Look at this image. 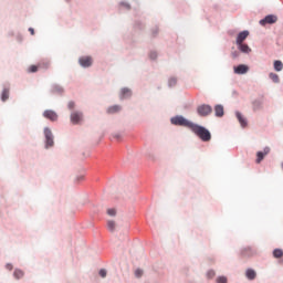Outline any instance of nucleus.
<instances>
[{"label":"nucleus","instance_id":"f257e3e1","mask_svg":"<svg viewBox=\"0 0 283 283\" xmlns=\"http://www.w3.org/2000/svg\"><path fill=\"white\" fill-rule=\"evenodd\" d=\"M191 132H193V134H196V136H198V138H200L203 143H209V140H211V133L209 132V129L197 125V124H192V126L190 127Z\"/></svg>","mask_w":283,"mask_h":283},{"label":"nucleus","instance_id":"f03ea898","mask_svg":"<svg viewBox=\"0 0 283 283\" xmlns=\"http://www.w3.org/2000/svg\"><path fill=\"white\" fill-rule=\"evenodd\" d=\"M172 125H179L180 127H188V129H191L193 123L189 122L182 116H175L170 119Z\"/></svg>","mask_w":283,"mask_h":283},{"label":"nucleus","instance_id":"7ed1b4c3","mask_svg":"<svg viewBox=\"0 0 283 283\" xmlns=\"http://www.w3.org/2000/svg\"><path fill=\"white\" fill-rule=\"evenodd\" d=\"M44 136L48 147H54V135H52V130L50 128L44 129Z\"/></svg>","mask_w":283,"mask_h":283},{"label":"nucleus","instance_id":"20e7f679","mask_svg":"<svg viewBox=\"0 0 283 283\" xmlns=\"http://www.w3.org/2000/svg\"><path fill=\"white\" fill-rule=\"evenodd\" d=\"M197 112L199 116H209L213 112V108L210 105L203 104L197 108Z\"/></svg>","mask_w":283,"mask_h":283},{"label":"nucleus","instance_id":"39448f33","mask_svg":"<svg viewBox=\"0 0 283 283\" xmlns=\"http://www.w3.org/2000/svg\"><path fill=\"white\" fill-rule=\"evenodd\" d=\"M272 23H277V17L276 15H266L264 19L260 20V25H266Z\"/></svg>","mask_w":283,"mask_h":283},{"label":"nucleus","instance_id":"423d86ee","mask_svg":"<svg viewBox=\"0 0 283 283\" xmlns=\"http://www.w3.org/2000/svg\"><path fill=\"white\" fill-rule=\"evenodd\" d=\"M82 120H83V113L74 112L71 114V123L73 125H78V123H82Z\"/></svg>","mask_w":283,"mask_h":283},{"label":"nucleus","instance_id":"0eeeda50","mask_svg":"<svg viewBox=\"0 0 283 283\" xmlns=\"http://www.w3.org/2000/svg\"><path fill=\"white\" fill-rule=\"evenodd\" d=\"M269 151H271V148L265 147L263 151L256 153V163L260 165L262 160H264V157L269 155Z\"/></svg>","mask_w":283,"mask_h":283},{"label":"nucleus","instance_id":"6e6552de","mask_svg":"<svg viewBox=\"0 0 283 283\" xmlns=\"http://www.w3.org/2000/svg\"><path fill=\"white\" fill-rule=\"evenodd\" d=\"M249 36V31L240 32L237 36V45H241L247 41V38Z\"/></svg>","mask_w":283,"mask_h":283},{"label":"nucleus","instance_id":"1a4fd4ad","mask_svg":"<svg viewBox=\"0 0 283 283\" xmlns=\"http://www.w3.org/2000/svg\"><path fill=\"white\" fill-rule=\"evenodd\" d=\"M44 118H48L49 120H57L59 115L54 111H45L43 113Z\"/></svg>","mask_w":283,"mask_h":283},{"label":"nucleus","instance_id":"9d476101","mask_svg":"<svg viewBox=\"0 0 283 283\" xmlns=\"http://www.w3.org/2000/svg\"><path fill=\"white\" fill-rule=\"evenodd\" d=\"M80 65H82V67H90L92 65V59L90 56L81 57Z\"/></svg>","mask_w":283,"mask_h":283},{"label":"nucleus","instance_id":"9b49d317","mask_svg":"<svg viewBox=\"0 0 283 283\" xmlns=\"http://www.w3.org/2000/svg\"><path fill=\"white\" fill-rule=\"evenodd\" d=\"M249 72V66L241 64L234 67V74H247Z\"/></svg>","mask_w":283,"mask_h":283},{"label":"nucleus","instance_id":"f8f14e48","mask_svg":"<svg viewBox=\"0 0 283 283\" xmlns=\"http://www.w3.org/2000/svg\"><path fill=\"white\" fill-rule=\"evenodd\" d=\"M214 114H216V116H218L219 118H222V116H224V106H222V105H216V106H214Z\"/></svg>","mask_w":283,"mask_h":283},{"label":"nucleus","instance_id":"ddd939ff","mask_svg":"<svg viewBox=\"0 0 283 283\" xmlns=\"http://www.w3.org/2000/svg\"><path fill=\"white\" fill-rule=\"evenodd\" d=\"M235 116H237L241 127H247V118H244V116H242V114L240 112H237Z\"/></svg>","mask_w":283,"mask_h":283},{"label":"nucleus","instance_id":"4468645a","mask_svg":"<svg viewBox=\"0 0 283 283\" xmlns=\"http://www.w3.org/2000/svg\"><path fill=\"white\" fill-rule=\"evenodd\" d=\"M238 48L240 50V52H243L244 54H249V52H251V48H249V44H238Z\"/></svg>","mask_w":283,"mask_h":283},{"label":"nucleus","instance_id":"2eb2a0df","mask_svg":"<svg viewBox=\"0 0 283 283\" xmlns=\"http://www.w3.org/2000/svg\"><path fill=\"white\" fill-rule=\"evenodd\" d=\"M245 276L248 277V280H255L258 273H255L253 269H248L245 272Z\"/></svg>","mask_w":283,"mask_h":283},{"label":"nucleus","instance_id":"dca6fc26","mask_svg":"<svg viewBox=\"0 0 283 283\" xmlns=\"http://www.w3.org/2000/svg\"><path fill=\"white\" fill-rule=\"evenodd\" d=\"M253 112H258V109H262V101L255 99L252 103Z\"/></svg>","mask_w":283,"mask_h":283},{"label":"nucleus","instance_id":"f3484780","mask_svg":"<svg viewBox=\"0 0 283 283\" xmlns=\"http://www.w3.org/2000/svg\"><path fill=\"white\" fill-rule=\"evenodd\" d=\"M129 96H132V90L123 88L122 94H120V98H129Z\"/></svg>","mask_w":283,"mask_h":283},{"label":"nucleus","instance_id":"a211bd4d","mask_svg":"<svg viewBox=\"0 0 283 283\" xmlns=\"http://www.w3.org/2000/svg\"><path fill=\"white\" fill-rule=\"evenodd\" d=\"M274 70L275 72H282L283 70V63L280 60L274 61Z\"/></svg>","mask_w":283,"mask_h":283},{"label":"nucleus","instance_id":"6ab92c4d","mask_svg":"<svg viewBox=\"0 0 283 283\" xmlns=\"http://www.w3.org/2000/svg\"><path fill=\"white\" fill-rule=\"evenodd\" d=\"M8 98H10V90L9 88H4L2 91L1 99L3 101V103H6V101H8Z\"/></svg>","mask_w":283,"mask_h":283},{"label":"nucleus","instance_id":"aec40b11","mask_svg":"<svg viewBox=\"0 0 283 283\" xmlns=\"http://www.w3.org/2000/svg\"><path fill=\"white\" fill-rule=\"evenodd\" d=\"M117 112H120V106L119 105H114L108 107L107 113L108 114H116Z\"/></svg>","mask_w":283,"mask_h":283},{"label":"nucleus","instance_id":"412c9836","mask_svg":"<svg viewBox=\"0 0 283 283\" xmlns=\"http://www.w3.org/2000/svg\"><path fill=\"white\" fill-rule=\"evenodd\" d=\"M107 229H108V231L114 233V231H116V222L112 221V220L107 221Z\"/></svg>","mask_w":283,"mask_h":283},{"label":"nucleus","instance_id":"4be33fe9","mask_svg":"<svg viewBox=\"0 0 283 283\" xmlns=\"http://www.w3.org/2000/svg\"><path fill=\"white\" fill-rule=\"evenodd\" d=\"M13 275H14L15 280H21V277H23L24 273L21 270H14Z\"/></svg>","mask_w":283,"mask_h":283},{"label":"nucleus","instance_id":"5701e85b","mask_svg":"<svg viewBox=\"0 0 283 283\" xmlns=\"http://www.w3.org/2000/svg\"><path fill=\"white\" fill-rule=\"evenodd\" d=\"M271 81H273V83H280V75L275 74V73H270L269 74Z\"/></svg>","mask_w":283,"mask_h":283},{"label":"nucleus","instance_id":"b1692460","mask_svg":"<svg viewBox=\"0 0 283 283\" xmlns=\"http://www.w3.org/2000/svg\"><path fill=\"white\" fill-rule=\"evenodd\" d=\"M273 255H274V258H276V259L282 258V256H283V251H282V249H275V250L273 251Z\"/></svg>","mask_w":283,"mask_h":283},{"label":"nucleus","instance_id":"393cba45","mask_svg":"<svg viewBox=\"0 0 283 283\" xmlns=\"http://www.w3.org/2000/svg\"><path fill=\"white\" fill-rule=\"evenodd\" d=\"M38 66L40 70H48L50 67V62H40Z\"/></svg>","mask_w":283,"mask_h":283},{"label":"nucleus","instance_id":"a878e982","mask_svg":"<svg viewBox=\"0 0 283 283\" xmlns=\"http://www.w3.org/2000/svg\"><path fill=\"white\" fill-rule=\"evenodd\" d=\"M39 70H40L39 64L38 65H31V66H29L28 72L29 73H34V72H39Z\"/></svg>","mask_w":283,"mask_h":283},{"label":"nucleus","instance_id":"bb28decb","mask_svg":"<svg viewBox=\"0 0 283 283\" xmlns=\"http://www.w3.org/2000/svg\"><path fill=\"white\" fill-rule=\"evenodd\" d=\"M217 283H227V276L217 277Z\"/></svg>","mask_w":283,"mask_h":283},{"label":"nucleus","instance_id":"cd10ccee","mask_svg":"<svg viewBox=\"0 0 283 283\" xmlns=\"http://www.w3.org/2000/svg\"><path fill=\"white\" fill-rule=\"evenodd\" d=\"M135 275H136V277H143V270L137 269V270L135 271Z\"/></svg>","mask_w":283,"mask_h":283},{"label":"nucleus","instance_id":"c85d7f7f","mask_svg":"<svg viewBox=\"0 0 283 283\" xmlns=\"http://www.w3.org/2000/svg\"><path fill=\"white\" fill-rule=\"evenodd\" d=\"M107 213H108L109 216H116V209L111 208V209L107 210Z\"/></svg>","mask_w":283,"mask_h":283},{"label":"nucleus","instance_id":"c756f323","mask_svg":"<svg viewBox=\"0 0 283 283\" xmlns=\"http://www.w3.org/2000/svg\"><path fill=\"white\" fill-rule=\"evenodd\" d=\"M207 276L208 277H216V272L213 270H210L208 273H207Z\"/></svg>","mask_w":283,"mask_h":283},{"label":"nucleus","instance_id":"7c9ffc66","mask_svg":"<svg viewBox=\"0 0 283 283\" xmlns=\"http://www.w3.org/2000/svg\"><path fill=\"white\" fill-rule=\"evenodd\" d=\"M99 275H101V277H107V271L101 270Z\"/></svg>","mask_w":283,"mask_h":283},{"label":"nucleus","instance_id":"2f4dec72","mask_svg":"<svg viewBox=\"0 0 283 283\" xmlns=\"http://www.w3.org/2000/svg\"><path fill=\"white\" fill-rule=\"evenodd\" d=\"M158 34V28L151 30V36H156Z\"/></svg>","mask_w":283,"mask_h":283},{"label":"nucleus","instance_id":"473e14b6","mask_svg":"<svg viewBox=\"0 0 283 283\" xmlns=\"http://www.w3.org/2000/svg\"><path fill=\"white\" fill-rule=\"evenodd\" d=\"M67 107H69V109H74V107H75L74 102H69Z\"/></svg>","mask_w":283,"mask_h":283},{"label":"nucleus","instance_id":"72a5a7b5","mask_svg":"<svg viewBox=\"0 0 283 283\" xmlns=\"http://www.w3.org/2000/svg\"><path fill=\"white\" fill-rule=\"evenodd\" d=\"M238 56H240V53L238 51L232 53V59H238Z\"/></svg>","mask_w":283,"mask_h":283},{"label":"nucleus","instance_id":"f704fd0d","mask_svg":"<svg viewBox=\"0 0 283 283\" xmlns=\"http://www.w3.org/2000/svg\"><path fill=\"white\" fill-rule=\"evenodd\" d=\"M169 85H170V86L176 85V78H170V80H169Z\"/></svg>","mask_w":283,"mask_h":283},{"label":"nucleus","instance_id":"c9c22d12","mask_svg":"<svg viewBox=\"0 0 283 283\" xmlns=\"http://www.w3.org/2000/svg\"><path fill=\"white\" fill-rule=\"evenodd\" d=\"M6 269H7L8 271H12L13 266H12L11 263H8V264L6 265Z\"/></svg>","mask_w":283,"mask_h":283},{"label":"nucleus","instance_id":"e433bc0d","mask_svg":"<svg viewBox=\"0 0 283 283\" xmlns=\"http://www.w3.org/2000/svg\"><path fill=\"white\" fill-rule=\"evenodd\" d=\"M157 56H158V54H156V52L150 53V59H156Z\"/></svg>","mask_w":283,"mask_h":283},{"label":"nucleus","instance_id":"4c0bfd02","mask_svg":"<svg viewBox=\"0 0 283 283\" xmlns=\"http://www.w3.org/2000/svg\"><path fill=\"white\" fill-rule=\"evenodd\" d=\"M29 32H31L32 36H34V30L32 28L29 29Z\"/></svg>","mask_w":283,"mask_h":283},{"label":"nucleus","instance_id":"58836bf2","mask_svg":"<svg viewBox=\"0 0 283 283\" xmlns=\"http://www.w3.org/2000/svg\"><path fill=\"white\" fill-rule=\"evenodd\" d=\"M243 255H247V252H243Z\"/></svg>","mask_w":283,"mask_h":283}]
</instances>
